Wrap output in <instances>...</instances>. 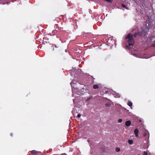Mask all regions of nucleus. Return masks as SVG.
Returning <instances> with one entry per match:
<instances>
[{"label":"nucleus","instance_id":"1","mask_svg":"<svg viewBox=\"0 0 155 155\" xmlns=\"http://www.w3.org/2000/svg\"><path fill=\"white\" fill-rule=\"evenodd\" d=\"M133 35L132 34L129 33L125 38L126 41L128 42V46H127V48L129 46H133L134 43L135 41L133 38Z\"/></svg>","mask_w":155,"mask_h":155},{"label":"nucleus","instance_id":"2","mask_svg":"<svg viewBox=\"0 0 155 155\" xmlns=\"http://www.w3.org/2000/svg\"><path fill=\"white\" fill-rule=\"evenodd\" d=\"M142 32H139L135 33L134 35V37L135 38L137 36H141L142 35Z\"/></svg>","mask_w":155,"mask_h":155},{"label":"nucleus","instance_id":"3","mask_svg":"<svg viewBox=\"0 0 155 155\" xmlns=\"http://www.w3.org/2000/svg\"><path fill=\"white\" fill-rule=\"evenodd\" d=\"M139 130L136 128L134 130V133L135 135V136L137 137L138 136V133H139Z\"/></svg>","mask_w":155,"mask_h":155},{"label":"nucleus","instance_id":"4","mask_svg":"<svg viewBox=\"0 0 155 155\" xmlns=\"http://www.w3.org/2000/svg\"><path fill=\"white\" fill-rule=\"evenodd\" d=\"M131 124V122L130 120H127L126 121L125 124L126 126L128 127L130 126Z\"/></svg>","mask_w":155,"mask_h":155},{"label":"nucleus","instance_id":"5","mask_svg":"<svg viewBox=\"0 0 155 155\" xmlns=\"http://www.w3.org/2000/svg\"><path fill=\"white\" fill-rule=\"evenodd\" d=\"M93 88L94 89H96L99 88V85L97 84H96L94 85L93 86Z\"/></svg>","mask_w":155,"mask_h":155},{"label":"nucleus","instance_id":"6","mask_svg":"<svg viewBox=\"0 0 155 155\" xmlns=\"http://www.w3.org/2000/svg\"><path fill=\"white\" fill-rule=\"evenodd\" d=\"M37 153V151L34 150L31 151V153L33 155H35Z\"/></svg>","mask_w":155,"mask_h":155},{"label":"nucleus","instance_id":"7","mask_svg":"<svg viewBox=\"0 0 155 155\" xmlns=\"http://www.w3.org/2000/svg\"><path fill=\"white\" fill-rule=\"evenodd\" d=\"M127 105L130 107H131L132 106V103L130 101H128Z\"/></svg>","mask_w":155,"mask_h":155},{"label":"nucleus","instance_id":"8","mask_svg":"<svg viewBox=\"0 0 155 155\" xmlns=\"http://www.w3.org/2000/svg\"><path fill=\"white\" fill-rule=\"evenodd\" d=\"M128 143L130 144H132L133 143V141L132 140H128Z\"/></svg>","mask_w":155,"mask_h":155},{"label":"nucleus","instance_id":"9","mask_svg":"<svg viewBox=\"0 0 155 155\" xmlns=\"http://www.w3.org/2000/svg\"><path fill=\"white\" fill-rule=\"evenodd\" d=\"M122 7L126 8L127 9H128V8L127 7V6L126 5H124L123 4H122Z\"/></svg>","mask_w":155,"mask_h":155},{"label":"nucleus","instance_id":"10","mask_svg":"<svg viewBox=\"0 0 155 155\" xmlns=\"http://www.w3.org/2000/svg\"><path fill=\"white\" fill-rule=\"evenodd\" d=\"M115 150L116 152H118L120 151V149L119 148L117 147L116 148Z\"/></svg>","mask_w":155,"mask_h":155},{"label":"nucleus","instance_id":"11","mask_svg":"<svg viewBox=\"0 0 155 155\" xmlns=\"http://www.w3.org/2000/svg\"><path fill=\"white\" fill-rule=\"evenodd\" d=\"M154 38H155V37L153 36H151L150 38V39L151 40H153Z\"/></svg>","mask_w":155,"mask_h":155},{"label":"nucleus","instance_id":"12","mask_svg":"<svg viewBox=\"0 0 155 155\" xmlns=\"http://www.w3.org/2000/svg\"><path fill=\"white\" fill-rule=\"evenodd\" d=\"M105 0L108 2H109L111 3H112L113 1V0Z\"/></svg>","mask_w":155,"mask_h":155},{"label":"nucleus","instance_id":"13","mask_svg":"<svg viewBox=\"0 0 155 155\" xmlns=\"http://www.w3.org/2000/svg\"><path fill=\"white\" fill-rule=\"evenodd\" d=\"M143 155H147V153L146 151H144L143 152Z\"/></svg>","mask_w":155,"mask_h":155},{"label":"nucleus","instance_id":"14","mask_svg":"<svg viewBox=\"0 0 155 155\" xmlns=\"http://www.w3.org/2000/svg\"><path fill=\"white\" fill-rule=\"evenodd\" d=\"M122 121V120L121 119H119L118 120V122L120 123H121Z\"/></svg>","mask_w":155,"mask_h":155},{"label":"nucleus","instance_id":"15","mask_svg":"<svg viewBox=\"0 0 155 155\" xmlns=\"http://www.w3.org/2000/svg\"><path fill=\"white\" fill-rule=\"evenodd\" d=\"M109 105H110V104H105V106L107 107H109Z\"/></svg>","mask_w":155,"mask_h":155},{"label":"nucleus","instance_id":"16","mask_svg":"<svg viewBox=\"0 0 155 155\" xmlns=\"http://www.w3.org/2000/svg\"><path fill=\"white\" fill-rule=\"evenodd\" d=\"M152 46L155 47V41L154 43L152 44Z\"/></svg>","mask_w":155,"mask_h":155},{"label":"nucleus","instance_id":"17","mask_svg":"<svg viewBox=\"0 0 155 155\" xmlns=\"http://www.w3.org/2000/svg\"><path fill=\"white\" fill-rule=\"evenodd\" d=\"M81 114H78L77 115V117H79H79H81Z\"/></svg>","mask_w":155,"mask_h":155},{"label":"nucleus","instance_id":"18","mask_svg":"<svg viewBox=\"0 0 155 155\" xmlns=\"http://www.w3.org/2000/svg\"><path fill=\"white\" fill-rule=\"evenodd\" d=\"M147 135V134L146 133H144L143 134V135L144 137H145Z\"/></svg>","mask_w":155,"mask_h":155},{"label":"nucleus","instance_id":"19","mask_svg":"<svg viewBox=\"0 0 155 155\" xmlns=\"http://www.w3.org/2000/svg\"><path fill=\"white\" fill-rule=\"evenodd\" d=\"M8 3H9V2H7V4H8Z\"/></svg>","mask_w":155,"mask_h":155},{"label":"nucleus","instance_id":"20","mask_svg":"<svg viewBox=\"0 0 155 155\" xmlns=\"http://www.w3.org/2000/svg\"><path fill=\"white\" fill-rule=\"evenodd\" d=\"M59 51H60V52H61V50H59Z\"/></svg>","mask_w":155,"mask_h":155},{"label":"nucleus","instance_id":"21","mask_svg":"<svg viewBox=\"0 0 155 155\" xmlns=\"http://www.w3.org/2000/svg\"><path fill=\"white\" fill-rule=\"evenodd\" d=\"M145 35H146V34H145Z\"/></svg>","mask_w":155,"mask_h":155}]
</instances>
